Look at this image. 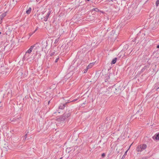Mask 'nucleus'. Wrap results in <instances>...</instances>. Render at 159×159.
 <instances>
[{
	"mask_svg": "<svg viewBox=\"0 0 159 159\" xmlns=\"http://www.w3.org/2000/svg\"><path fill=\"white\" fill-rule=\"evenodd\" d=\"M72 112L71 110L67 111L59 118L57 119V125L59 126H61L64 125L66 121V119L70 117Z\"/></svg>",
	"mask_w": 159,
	"mask_h": 159,
	"instance_id": "f257e3e1",
	"label": "nucleus"
},
{
	"mask_svg": "<svg viewBox=\"0 0 159 159\" xmlns=\"http://www.w3.org/2000/svg\"><path fill=\"white\" fill-rule=\"evenodd\" d=\"M77 100V99H75L74 100H73L72 101L75 102V101H76Z\"/></svg>",
	"mask_w": 159,
	"mask_h": 159,
	"instance_id": "2f4dec72",
	"label": "nucleus"
},
{
	"mask_svg": "<svg viewBox=\"0 0 159 159\" xmlns=\"http://www.w3.org/2000/svg\"><path fill=\"white\" fill-rule=\"evenodd\" d=\"M7 95L8 98H11L12 96V91L10 89H8L7 91Z\"/></svg>",
	"mask_w": 159,
	"mask_h": 159,
	"instance_id": "423d86ee",
	"label": "nucleus"
},
{
	"mask_svg": "<svg viewBox=\"0 0 159 159\" xmlns=\"http://www.w3.org/2000/svg\"><path fill=\"white\" fill-rule=\"evenodd\" d=\"M92 64H90L88 66H87V67L88 68H89L90 67V66H92Z\"/></svg>",
	"mask_w": 159,
	"mask_h": 159,
	"instance_id": "bb28decb",
	"label": "nucleus"
},
{
	"mask_svg": "<svg viewBox=\"0 0 159 159\" xmlns=\"http://www.w3.org/2000/svg\"><path fill=\"white\" fill-rule=\"evenodd\" d=\"M11 122H12V124L14 125H16L21 121V117L19 116L17 118H11L10 120Z\"/></svg>",
	"mask_w": 159,
	"mask_h": 159,
	"instance_id": "f03ea898",
	"label": "nucleus"
},
{
	"mask_svg": "<svg viewBox=\"0 0 159 159\" xmlns=\"http://www.w3.org/2000/svg\"><path fill=\"white\" fill-rule=\"evenodd\" d=\"M59 37L57 39H56L54 43H57L59 41Z\"/></svg>",
	"mask_w": 159,
	"mask_h": 159,
	"instance_id": "412c9836",
	"label": "nucleus"
},
{
	"mask_svg": "<svg viewBox=\"0 0 159 159\" xmlns=\"http://www.w3.org/2000/svg\"><path fill=\"white\" fill-rule=\"evenodd\" d=\"M59 58H57L56 59L55 61V62H57L58 61V60H59Z\"/></svg>",
	"mask_w": 159,
	"mask_h": 159,
	"instance_id": "a878e982",
	"label": "nucleus"
},
{
	"mask_svg": "<svg viewBox=\"0 0 159 159\" xmlns=\"http://www.w3.org/2000/svg\"><path fill=\"white\" fill-rule=\"evenodd\" d=\"M50 101H49L48 102V104L50 103Z\"/></svg>",
	"mask_w": 159,
	"mask_h": 159,
	"instance_id": "58836bf2",
	"label": "nucleus"
},
{
	"mask_svg": "<svg viewBox=\"0 0 159 159\" xmlns=\"http://www.w3.org/2000/svg\"><path fill=\"white\" fill-rule=\"evenodd\" d=\"M27 134H26L25 136L24 137V139H26V138H27Z\"/></svg>",
	"mask_w": 159,
	"mask_h": 159,
	"instance_id": "b1692460",
	"label": "nucleus"
},
{
	"mask_svg": "<svg viewBox=\"0 0 159 159\" xmlns=\"http://www.w3.org/2000/svg\"><path fill=\"white\" fill-rule=\"evenodd\" d=\"M27 60L28 61H31V60H30V58H28L27 59Z\"/></svg>",
	"mask_w": 159,
	"mask_h": 159,
	"instance_id": "473e14b6",
	"label": "nucleus"
},
{
	"mask_svg": "<svg viewBox=\"0 0 159 159\" xmlns=\"http://www.w3.org/2000/svg\"><path fill=\"white\" fill-rule=\"evenodd\" d=\"M31 11V7H30L28 8V9L26 11V13L28 14H29L30 13Z\"/></svg>",
	"mask_w": 159,
	"mask_h": 159,
	"instance_id": "f8f14e48",
	"label": "nucleus"
},
{
	"mask_svg": "<svg viewBox=\"0 0 159 159\" xmlns=\"http://www.w3.org/2000/svg\"><path fill=\"white\" fill-rule=\"evenodd\" d=\"M92 10L97 12L99 11V9H98L97 8H93Z\"/></svg>",
	"mask_w": 159,
	"mask_h": 159,
	"instance_id": "5701e85b",
	"label": "nucleus"
},
{
	"mask_svg": "<svg viewBox=\"0 0 159 159\" xmlns=\"http://www.w3.org/2000/svg\"><path fill=\"white\" fill-rule=\"evenodd\" d=\"M62 157H61L60 158V159H62Z\"/></svg>",
	"mask_w": 159,
	"mask_h": 159,
	"instance_id": "ea45409f",
	"label": "nucleus"
},
{
	"mask_svg": "<svg viewBox=\"0 0 159 159\" xmlns=\"http://www.w3.org/2000/svg\"><path fill=\"white\" fill-rule=\"evenodd\" d=\"M110 79V76L108 75H107L105 78V83H104V85H105V84L107 82V81H108Z\"/></svg>",
	"mask_w": 159,
	"mask_h": 159,
	"instance_id": "9b49d317",
	"label": "nucleus"
},
{
	"mask_svg": "<svg viewBox=\"0 0 159 159\" xmlns=\"http://www.w3.org/2000/svg\"><path fill=\"white\" fill-rule=\"evenodd\" d=\"M121 87L120 86L117 87V88H115V86L112 87V90H114L115 89L116 91L114 92V93L116 94H118L121 92Z\"/></svg>",
	"mask_w": 159,
	"mask_h": 159,
	"instance_id": "20e7f679",
	"label": "nucleus"
},
{
	"mask_svg": "<svg viewBox=\"0 0 159 159\" xmlns=\"http://www.w3.org/2000/svg\"><path fill=\"white\" fill-rule=\"evenodd\" d=\"M86 0L87 1H90V0Z\"/></svg>",
	"mask_w": 159,
	"mask_h": 159,
	"instance_id": "a19ab883",
	"label": "nucleus"
},
{
	"mask_svg": "<svg viewBox=\"0 0 159 159\" xmlns=\"http://www.w3.org/2000/svg\"><path fill=\"white\" fill-rule=\"evenodd\" d=\"M117 58H115L114 59L112 60L111 62V64H115L117 61Z\"/></svg>",
	"mask_w": 159,
	"mask_h": 159,
	"instance_id": "2eb2a0df",
	"label": "nucleus"
},
{
	"mask_svg": "<svg viewBox=\"0 0 159 159\" xmlns=\"http://www.w3.org/2000/svg\"><path fill=\"white\" fill-rule=\"evenodd\" d=\"M0 102H1V101H0Z\"/></svg>",
	"mask_w": 159,
	"mask_h": 159,
	"instance_id": "37998d69",
	"label": "nucleus"
},
{
	"mask_svg": "<svg viewBox=\"0 0 159 159\" xmlns=\"http://www.w3.org/2000/svg\"><path fill=\"white\" fill-rule=\"evenodd\" d=\"M68 151V152H69V149L68 148H67L66 149V151Z\"/></svg>",
	"mask_w": 159,
	"mask_h": 159,
	"instance_id": "7c9ffc66",
	"label": "nucleus"
},
{
	"mask_svg": "<svg viewBox=\"0 0 159 159\" xmlns=\"http://www.w3.org/2000/svg\"><path fill=\"white\" fill-rule=\"evenodd\" d=\"M42 49L44 48H45L47 46V41L43 40L41 43Z\"/></svg>",
	"mask_w": 159,
	"mask_h": 159,
	"instance_id": "39448f33",
	"label": "nucleus"
},
{
	"mask_svg": "<svg viewBox=\"0 0 159 159\" xmlns=\"http://www.w3.org/2000/svg\"><path fill=\"white\" fill-rule=\"evenodd\" d=\"M106 120H108V118H107H107H106Z\"/></svg>",
	"mask_w": 159,
	"mask_h": 159,
	"instance_id": "4c0bfd02",
	"label": "nucleus"
},
{
	"mask_svg": "<svg viewBox=\"0 0 159 159\" xmlns=\"http://www.w3.org/2000/svg\"><path fill=\"white\" fill-rule=\"evenodd\" d=\"M147 148V145L144 144H140L137 146L136 150L138 152H141L145 149Z\"/></svg>",
	"mask_w": 159,
	"mask_h": 159,
	"instance_id": "7ed1b4c3",
	"label": "nucleus"
},
{
	"mask_svg": "<svg viewBox=\"0 0 159 159\" xmlns=\"http://www.w3.org/2000/svg\"><path fill=\"white\" fill-rule=\"evenodd\" d=\"M87 69H85L84 70V73H86L87 72Z\"/></svg>",
	"mask_w": 159,
	"mask_h": 159,
	"instance_id": "cd10ccee",
	"label": "nucleus"
},
{
	"mask_svg": "<svg viewBox=\"0 0 159 159\" xmlns=\"http://www.w3.org/2000/svg\"><path fill=\"white\" fill-rule=\"evenodd\" d=\"M1 34V32H0V34Z\"/></svg>",
	"mask_w": 159,
	"mask_h": 159,
	"instance_id": "79ce46f5",
	"label": "nucleus"
},
{
	"mask_svg": "<svg viewBox=\"0 0 159 159\" xmlns=\"http://www.w3.org/2000/svg\"><path fill=\"white\" fill-rule=\"evenodd\" d=\"M38 43H36L34 44V45L31 46L30 48H29L31 50V51H32V50L35 47V46L38 44Z\"/></svg>",
	"mask_w": 159,
	"mask_h": 159,
	"instance_id": "ddd939ff",
	"label": "nucleus"
},
{
	"mask_svg": "<svg viewBox=\"0 0 159 159\" xmlns=\"http://www.w3.org/2000/svg\"><path fill=\"white\" fill-rule=\"evenodd\" d=\"M53 55V53H51V56H52Z\"/></svg>",
	"mask_w": 159,
	"mask_h": 159,
	"instance_id": "f704fd0d",
	"label": "nucleus"
},
{
	"mask_svg": "<svg viewBox=\"0 0 159 159\" xmlns=\"http://www.w3.org/2000/svg\"><path fill=\"white\" fill-rule=\"evenodd\" d=\"M157 48H159V45H158L157 46Z\"/></svg>",
	"mask_w": 159,
	"mask_h": 159,
	"instance_id": "c9c22d12",
	"label": "nucleus"
},
{
	"mask_svg": "<svg viewBox=\"0 0 159 159\" xmlns=\"http://www.w3.org/2000/svg\"><path fill=\"white\" fill-rule=\"evenodd\" d=\"M66 103L61 104L59 107V108L61 109H63L66 106Z\"/></svg>",
	"mask_w": 159,
	"mask_h": 159,
	"instance_id": "9d476101",
	"label": "nucleus"
},
{
	"mask_svg": "<svg viewBox=\"0 0 159 159\" xmlns=\"http://www.w3.org/2000/svg\"><path fill=\"white\" fill-rule=\"evenodd\" d=\"M158 88H159V87Z\"/></svg>",
	"mask_w": 159,
	"mask_h": 159,
	"instance_id": "c03bdc74",
	"label": "nucleus"
},
{
	"mask_svg": "<svg viewBox=\"0 0 159 159\" xmlns=\"http://www.w3.org/2000/svg\"><path fill=\"white\" fill-rule=\"evenodd\" d=\"M107 1L111 4H112V3H115L116 2V0H107Z\"/></svg>",
	"mask_w": 159,
	"mask_h": 159,
	"instance_id": "f3484780",
	"label": "nucleus"
},
{
	"mask_svg": "<svg viewBox=\"0 0 159 159\" xmlns=\"http://www.w3.org/2000/svg\"><path fill=\"white\" fill-rule=\"evenodd\" d=\"M6 16V14L3 13L0 16V17H1V19L2 20L3 18H4Z\"/></svg>",
	"mask_w": 159,
	"mask_h": 159,
	"instance_id": "6ab92c4d",
	"label": "nucleus"
},
{
	"mask_svg": "<svg viewBox=\"0 0 159 159\" xmlns=\"http://www.w3.org/2000/svg\"><path fill=\"white\" fill-rule=\"evenodd\" d=\"M2 20V19H1V17H0V24L1 23Z\"/></svg>",
	"mask_w": 159,
	"mask_h": 159,
	"instance_id": "c85d7f7f",
	"label": "nucleus"
},
{
	"mask_svg": "<svg viewBox=\"0 0 159 159\" xmlns=\"http://www.w3.org/2000/svg\"><path fill=\"white\" fill-rule=\"evenodd\" d=\"M50 12H49L47 14V15L45 17H44L43 18H44V19H43V20L44 21H47L48 19V17L49 16L50 14Z\"/></svg>",
	"mask_w": 159,
	"mask_h": 159,
	"instance_id": "1a4fd4ad",
	"label": "nucleus"
},
{
	"mask_svg": "<svg viewBox=\"0 0 159 159\" xmlns=\"http://www.w3.org/2000/svg\"><path fill=\"white\" fill-rule=\"evenodd\" d=\"M102 156L103 157H104L105 156V153H102Z\"/></svg>",
	"mask_w": 159,
	"mask_h": 159,
	"instance_id": "393cba45",
	"label": "nucleus"
},
{
	"mask_svg": "<svg viewBox=\"0 0 159 159\" xmlns=\"http://www.w3.org/2000/svg\"><path fill=\"white\" fill-rule=\"evenodd\" d=\"M159 4V0H157L156 2V5L157 6Z\"/></svg>",
	"mask_w": 159,
	"mask_h": 159,
	"instance_id": "4be33fe9",
	"label": "nucleus"
},
{
	"mask_svg": "<svg viewBox=\"0 0 159 159\" xmlns=\"http://www.w3.org/2000/svg\"><path fill=\"white\" fill-rule=\"evenodd\" d=\"M127 151H128V150H127V151H126L125 152V154H124V155L122 157L121 159H124V158H125V157Z\"/></svg>",
	"mask_w": 159,
	"mask_h": 159,
	"instance_id": "aec40b11",
	"label": "nucleus"
},
{
	"mask_svg": "<svg viewBox=\"0 0 159 159\" xmlns=\"http://www.w3.org/2000/svg\"><path fill=\"white\" fill-rule=\"evenodd\" d=\"M152 139L154 140H159V133L156 134L152 137Z\"/></svg>",
	"mask_w": 159,
	"mask_h": 159,
	"instance_id": "0eeeda50",
	"label": "nucleus"
},
{
	"mask_svg": "<svg viewBox=\"0 0 159 159\" xmlns=\"http://www.w3.org/2000/svg\"><path fill=\"white\" fill-rule=\"evenodd\" d=\"M118 8V11H119L120 9V8L119 7H116Z\"/></svg>",
	"mask_w": 159,
	"mask_h": 159,
	"instance_id": "72a5a7b5",
	"label": "nucleus"
},
{
	"mask_svg": "<svg viewBox=\"0 0 159 159\" xmlns=\"http://www.w3.org/2000/svg\"><path fill=\"white\" fill-rule=\"evenodd\" d=\"M116 2L118 4H121L122 2V0H116Z\"/></svg>",
	"mask_w": 159,
	"mask_h": 159,
	"instance_id": "a211bd4d",
	"label": "nucleus"
},
{
	"mask_svg": "<svg viewBox=\"0 0 159 159\" xmlns=\"http://www.w3.org/2000/svg\"><path fill=\"white\" fill-rule=\"evenodd\" d=\"M38 43H36L34 44V45L31 46L30 48H29L31 50V51H32V50L35 47V46L38 44Z\"/></svg>",
	"mask_w": 159,
	"mask_h": 159,
	"instance_id": "4468645a",
	"label": "nucleus"
},
{
	"mask_svg": "<svg viewBox=\"0 0 159 159\" xmlns=\"http://www.w3.org/2000/svg\"><path fill=\"white\" fill-rule=\"evenodd\" d=\"M122 118V117L121 116H120L118 118V119H121Z\"/></svg>",
	"mask_w": 159,
	"mask_h": 159,
	"instance_id": "c756f323",
	"label": "nucleus"
},
{
	"mask_svg": "<svg viewBox=\"0 0 159 159\" xmlns=\"http://www.w3.org/2000/svg\"><path fill=\"white\" fill-rule=\"evenodd\" d=\"M5 92L4 91H1L0 92V98L2 99L4 97Z\"/></svg>",
	"mask_w": 159,
	"mask_h": 159,
	"instance_id": "6e6552de",
	"label": "nucleus"
},
{
	"mask_svg": "<svg viewBox=\"0 0 159 159\" xmlns=\"http://www.w3.org/2000/svg\"><path fill=\"white\" fill-rule=\"evenodd\" d=\"M37 30V29H35V31H34V33Z\"/></svg>",
	"mask_w": 159,
	"mask_h": 159,
	"instance_id": "e433bc0d",
	"label": "nucleus"
},
{
	"mask_svg": "<svg viewBox=\"0 0 159 159\" xmlns=\"http://www.w3.org/2000/svg\"><path fill=\"white\" fill-rule=\"evenodd\" d=\"M31 50L30 49H29L27 51V52H26V53H25V56H24V58H25V57L26 56V54L27 53H29V54H30V53L31 52Z\"/></svg>",
	"mask_w": 159,
	"mask_h": 159,
	"instance_id": "dca6fc26",
	"label": "nucleus"
}]
</instances>
